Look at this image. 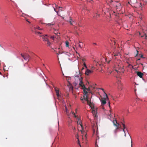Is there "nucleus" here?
<instances>
[{"label":"nucleus","mask_w":147,"mask_h":147,"mask_svg":"<svg viewBox=\"0 0 147 147\" xmlns=\"http://www.w3.org/2000/svg\"><path fill=\"white\" fill-rule=\"evenodd\" d=\"M58 7L60 9L61 8V7Z\"/></svg>","instance_id":"obj_51"},{"label":"nucleus","mask_w":147,"mask_h":147,"mask_svg":"<svg viewBox=\"0 0 147 147\" xmlns=\"http://www.w3.org/2000/svg\"><path fill=\"white\" fill-rule=\"evenodd\" d=\"M136 52H137V54L136 56V57L137 55H138V51L136 50Z\"/></svg>","instance_id":"obj_34"},{"label":"nucleus","mask_w":147,"mask_h":147,"mask_svg":"<svg viewBox=\"0 0 147 147\" xmlns=\"http://www.w3.org/2000/svg\"><path fill=\"white\" fill-rule=\"evenodd\" d=\"M115 6L117 7L116 10L117 11H120L121 9L122 6L120 3L117 2H114Z\"/></svg>","instance_id":"obj_5"},{"label":"nucleus","mask_w":147,"mask_h":147,"mask_svg":"<svg viewBox=\"0 0 147 147\" xmlns=\"http://www.w3.org/2000/svg\"><path fill=\"white\" fill-rule=\"evenodd\" d=\"M22 56L24 59L26 61H28L29 60V56L27 55H22Z\"/></svg>","instance_id":"obj_11"},{"label":"nucleus","mask_w":147,"mask_h":147,"mask_svg":"<svg viewBox=\"0 0 147 147\" xmlns=\"http://www.w3.org/2000/svg\"><path fill=\"white\" fill-rule=\"evenodd\" d=\"M58 34V33H57V35H58V34Z\"/></svg>","instance_id":"obj_54"},{"label":"nucleus","mask_w":147,"mask_h":147,"mask_svg":"<svg viewBox=\"0 0 147 147\" xmlns=\"http://www.w3.org/2000/svg\"><path fill=\"white\" fill-rule=\"evenodd\" d=\"M111 9H110V10H109V14L110 15V16H111V13L112 12V10H111V11H111Z\"/></svg>","instance_id":"obj_29"},{"label":"nucleus","mask_w":147,"mask_h":147,"mask_svg":"<svg viewBox=\"0 0 147 147\" xmlns=\"http://www.w3.org/2000/svg\"><path fill=\"white\" fill-rule=\"evenodd\" d=\"M40 36L42 37V38L43 39V40L44 41H48V40H49V36L47 34L45 35H42L41 36Z\"/></svg>","instance_id":"obj_8"},{"label":"nucleus","mask_w":147,"mask_h":147,"mask_svg":"<svg viewBox=\"0 0 147 147\" xmlns=\"http://www.w3.org/2000/svg\"><path fill=\"white\" fill-rule=\"evenodd\" d=\"M116 125H117V126H115L116 127H117V128H116V129L115 131V132L116 133V130L118 129H119V124L118 123H117L116 124Z\"/></svg>","instance_id":"obj_21"},{"label":"nucleus","mask_w":147,"mask_h":147,"mask_svg":"<svg viewBox=\"0 0 147 147\" xmlns=\"http://www.w3.org/2000/svg\"><path fill=\"white\" fill-rule=\"evenodd\" d=\"M141 6H142V4L141 3H140V5H139V6H140V7Z\"/></svg>","instance_id":"obj_39"},{"label":"nucleus","mask_w":147,"mask_h":147,"mask_svg":"<svg viewBox=\"0 0 147 147\" xmlns=\"http://www.w3.org/2000/svg\"><path fill=\"white\" fill-rule=\"evenodd\" d=\"M111 9H110V10H109V14L110 15V16H111V13L112 12V10H111V11H111Z\"/></svg>","instance_id":"obj_31"},{"label":"nucleus","mask_w":147,"mask_h":147,"mask_svg":"<svg viewBox=\"0 0 147 147\" xmlns=\"http://www.w3.org/2000/svg\"><path fill=\"white\" fill-rule=\"evenodd\" d=\"M34 28L35 29H38V30H42V29H40V27H38V26H36Z\"/></svg>","instance_id":"obj_23"},{"label":"nucleus","mask_w":147,"mask_h":147,"mask_svg":"<svg viewBox=\"0 0 147 147\" xmlns=\"http://www.w3.org/2000/svg\"><path fill=\"white\" fill-rule=\"evenodd\" d=\"M99 16V14L97 13H96L93 16V17L94 18H97Z\"/></svg>","instance_id":"obj_17"},{"label":"nucleus","mask_w":147,"mask_h":147,"mask_svg":"<svg viewBox=\"0 0 147 147\" xmlns=\"http://www.w3.org/2000/svg\"><path fill=\"white\" fill-rule=\"evenodd\" d=\"M114 56H115L116 55H117V56L118 55H114Z\"/></svg>","instance_id":"obj_49"},{"label":"nucleus","mask_w":147,"mask_h":147,"mask_svg":"<svg viewBox=\"0 0 147 147\" xmlns=\"http://www.w3.org/2000/svg\"><path fill=\"white\" fill-rule=\"evenodd\" d=\"M113 122L115 126H117V125H116V124L117 123V122L116 120L115 119L113 120Z\"/></svg>","instance_id":"obj_20"},{"label":"nucleus","mask_w":147,"mask_h":147,"mask_svg":"<svg viewBox=\"0 0 147 147\" xmlns=\"http://www.w3.org/2000/svg\"><path fill=\"white\" fill-rule=\"evenodd\" d=\"M77 109H76L75 110L76 112L71 111V113L72 114L73 116L77 119V122L78 124V129L80 131L82 134V138L83 141V143L85 142L86 143V134L85 131V128L83 126L82 121L80 117H78V115L77 113Z\"/></svg>","instance_id":"obj_2"},{"label":"nucleus","mask_w":147,"mask_h":147,"mask_svg":"<svg viewBox=\"0 0 147 147\" xmlns=\"http://www.w3.org/2000/svg\"><path fill=\"white\" fill-rule=\"evenodd\" d=\"M68 22L71 25H73L75 23V21L73 20L71 18H70L69 19L68 21Z\"/></svg>","instance_id":"obj_13"},{"label":"nucleus","mask_w":147,"mask_h":147,"mask_svg":"<svg viewBox=\"0 0 147 147\" xmlns=\"http://www.w3.org/2000/svg\"><path fill=\"white\" fill-rule=\"evenodd\" d=\"M66 47L69 48V42L67 41L65 42Z\"/></svg>","instance_id":"obj_19"},{"label":"nucleus","mask_w":147,"mask_h":147,"mask_svg":"<svg viewBox=\"0 0 147 147\" xmlns=\"http://www.w3.org/2000/svg\"><path fill=\"white\" fill-rule=\"evenodd\" d=\"M122 125H123V131L124 132H125L124 129L125 128V125L124 124H123V123H122Z\"/></svg>","instance_id":"obj_24"},{"label":"nucleus","mask_w":147,"mask_h":147,"mask_svg":"<svg viewBox=\"0 0 147 147\" xmlns=\"http://www.w3.org/2000/svg\"><path fill=\"white\" fill-rule=\"evenodd\" d=\"M90 0V1H92V0Z\"/></svg>","instance_id":"obj_58"},{"label":"nucleus","mask_w":147,"mask_h":147,"mask_svg":"<svg viewBox=\"0 0 147 147\" xmlns=\"http://www.w3.org/2000/svg\"><path fill=\"white\" fill-rule=\"evenodd\" d=\"M125 133V137L126 136V134L125 133V132H124Z\"/></svg>","instance_id":"obj_43"},{"label":"nucleus","mask_w":147,"mask_h":147,"mask_svg":"<svg viewBox=\"0 0 147 147\" xmlns=\"http://www.w3.org/2000/svg\"><path fill=\"white\" fill-rule=\"evenodd\" d=\"M89 2H91L90 1H88Z\"/></svg>","instance_id":"obj_53"},{"label":"nucleus","mask_w":147,"mask_h":147,"mask_svg":"<svg viewBox=\"0 0 147 147\" xmlns=\"http://www.w3.org/2000/svg\"><path fill=\"white\" fill-rule=\"evenodd\" d=\"M78 141L79 142V140L78 139Z\"/></svg>","instance_id":"obj_50"},{"label":"nucleus","mask_w":147,"mask_h":147,"mask_svg":"<svg viewBox=\"0 0 147 147\" xmlns=\"http://www.w3.org/2000/svg\"><path fill=\"white\" fill-rule=\"evenodd\" d=\"M113 14H114L113 13H112V16H113Z\"/></svg>","instance_id":"obj_52"},{"label":"nucleus","mask_w":147,"mask_h":147,"mask_svg":"<svg viewBox=\"0 0 147 147\" xmlns=\"http://www.w3.org/2000/svg\"><path fill=\"white\" fill-rule=\"evenodd\" d=\"M109 116L110 118H111L112 117V115H111V113H110V114L109 115Z\"/></svg>","instance_id":"obj_33"},{"label":"nucleus","mask_w":147,"mask_h":147,"mask_svg":"<svg viewBox=\"0 0 147 147\" xmlns=\"http://www.w3.org/2000/svg\"><path fill=\"white\" fill-rule=\"evenodd\" d=\"M118 84V88L120 90H122V84L121 81L118 80L117 82Z\"/></svg>","instance_id":"obj_7"},{"label":"nucleus","mask_w":147,"mask_h":147,"mask_svg":"<svg viewBox=\"0 0 147 147\" xmlns=\"http://www.w3.org/2000/svg\"><path fill=\"white\" fill-rule=\"evenodd\" d=\"M124 71V69L118 65L117 64H116L114 67H113V71H111L109 69H108L107 72L111 74L113 72L115 73H117L118 74H119L120 73H123Z\"/></svg>","instance_id":"obj_3"},{"label":"nucleus","mask_w":147,"mask_h":147,"mask_svg":"<svg viewBox=\"0 0 147 147\" xmlns=\"http://www.w3.org/2000/svg\"><path fill=\"white\" fill-rule=\"evenodd\" d=\"M57 30H55V31H54V32L55 33V34H56V32H57Z\"/></svg>","instance_id":"obj_41"},{"label":"nucleus","mask_w":147,"mask_h":147,"mask_svg":"<svg viewBox=\"0 0 147 147\" xmlns=\"http://www.w3.org/2000/svg\"><path fill=\"white\" fill-rule=\"evenodd\" d=\"M137 75L140 78H142L144 75L140 71H139L137 72Z\"/></svg>","instance_id":"obj_16"},{"label":"nucleus","mask_w":147,"mask_h":147,"mask_svg":"<svg viewBox=\"0 0 147 147\" xmlns=\"http://www.w3.org/2000/svg\"><path fill=\"white\" fill-rule=\"evenodd\" d=\"M67 116H68V117L69 118V120H68V123H69V125L70 126L71 125V123H72V120L70 118V115L68 113H67Z\"/></svg>","instance_id":"obj_12"},{"label":"nucleus","mask_w":147,"mask_h":147,"mask_svg":"<svg viewBox=\"0 0 147 147\" xmlns=\"http://www.w3.org/2000/svg\"><path fill=\"white\" fill-rule=\"evenodd\" d=\"M37 34H41L42 33L40 32H36Z\"/></svg>","instance_id":"obj_36"},{"label":"nucleus","mask_w":147,"mask_h":147,"mask_svg":"<svg viewBox=\"0 0 147 147\" xmlns=\"http://www.w3.org/2000/svg\"><path fill=\"white\" fill-rule=\"evenodd\" d=\"M50 37L51 38H52L54 40L55 38H56V36H51Z\"/></svg>","instance_id":"obj_25"},{"label":"nucleus","mask_w":147,"mask_h":147,"mask_svg":"<svg viewBox=\"0 0 147 147\" xmlns=\"http://www.w3.org/2000/svg\"><path fill=\"white\" fill-rule=\"evenodd\" d=\"M65 108L66 109V111H67V108L66 107H65Z\"/></svg>","instance_id":"obj_46"},{"label":"nucleus","mask_w":147,"mask_h":147,"mask_svg":"<svg viewBox=\"0 0 147 147\" xmlns=\"http://www.w3.org/2000/svg\"><path fill=\"white\" fill-rule=\"evenodd\" d=\"M53 88L55 90V91L56 93V95L59 98L60 97L61 95L59 94V89H58L57 87L55 86H53Z\"/></svg>","instance_id":"obj_9"},{"label":"nucleus","mask_w":147,"mask_h":147,"mask_svg":"<svg viewBox=\"0 0 147 147\" xmlns=\"http://www.w3.org/2000/svg\"><path fill=\"white\" fill-rule=\"evenodd\" d=\"M131 147H132V141H131Z\"/></svg>","instance_id":"obj_44"},{"label":"nucleus","mask_w":147,"mask_h":147,"mask_svg":"<svg viewBox=\"0 0 147 147\" xmlns=\"http://www.w3.org/2000/svg\"><path fill=\"white\" fill-rule=\"evenodd\" d=\"M143 32L144 33V34L142 35H141V36L142 37H143L144 38L147 42V33H146L145 32L143 31Z\"/></svg>","instance_id":"obj_15"},{"label":"nucleus","mask_w":147,"mask_h":147,"mask_svg":"<svg viewBox=\"0 0 147 147\" xmlns=\"http://www.w3.org/2000/svg\"><path fill=\"white\" fill-rule=\"evenodd\" d=\"M106 2L108 4H109L110 5H111L112 4H114V2L112 0H107Z\"/></svg>","instance_id":"obj_14"},{"label":"nucleus","mask_w":147,"mask_h":147,"mask_svg":"<svg viewBox=\"0 0 147 147\" xmlns=\"http://www.w3.org/2000/svg\"><path fill=\"white\" fill-rule=\"evenodd\" d=\"M140 57L141 58H143V55H141Z\"/></svg>","instance_id":"obj_38"},{"label":"nucleus","mask_w":147,"mask_h":147,"mask_svg":"<svg viewBox=\"0 0 147 147\" xmlns=\"http://www.w3.org/2000/svg\"><path fill=\"white\" fill-rule=\"evenodd\" d=\"M75 72L76 74L74 75L75 82L74 84L75 86V88L78 89L79 87V86L82 88L81 89L83 90L84 93L85 94L83 96V97L80 98V99L82 101H83V100H85L87 101L88 104L89 106L92 110V113L93 114H95V116L96 117V114L97 109L94 106L93 104L88 100L87 98V94L88 92L90 91V90L86 88L85 87V86L82 81L83 77L80 73L78 68L75 71Z\"/></svg>","instance_id":"obj_1"},{"label":"nucleus","mask_w":147,"mask_h":147,"mask_svg":"<svg viewBox=\"0 0 147 147\" xmlns=\"http://www.w3.org/2000/svg\"><path fill=\"white\" fill-rule=\"evenodd\" d=\"M93 72V71L92 70H90L87 68L86 70L85 74L86 75H89L90 74Z\"/></svg>","instance_id":"obj_10"},{"label":"nucleus","mask_w":147,"mask_h":147,"mask_svg":"<svg viewBox=\"0 0 147 147\" xmlns=\"http://www.w3.org/2000/svg\"><path fill=\"white\" fill-rule=\"evenodd\" d=\"M84 65L85 67L87 69V67L86 65V64L84 62Z\"/></svg>","instance_id":"obj_27"},{"label":"nucleus","mask_w":147,"mask_h":147,"mask_svg":"<svg viewBox=\"0 0 147 147\" xmlns=\"http://www.w3.org/2000/svg\"><path fill=\"white\" fill-rule=\"evenodd\" d=\"M110 112L111 113V110H110Z\"/></svg>","instance_id":"obj_57"},{"label":"nucleus","mask_w":147,"mask_h":147,"mask_svg":"<svg viewBox=\"0 0 147 147\" xmlns=\"http://www.w3.org/2000/svg\"><path fill=\"white\" fill-rule=\"evenodd\" d=\"M140 60V59H138L137 60V61H138L139 60Z\"/></svg>","instance_id":"obj_45"},{"label":"nucleus","mask_w":147,"mask_h":147,"mask_svg":"<svg viewBox=\"0 0 147 147\" xmlns=\"http://www.w3.org/2000/svg\"><path fill=\"white\" fill-rule=\"evenodd\" d=\"M95 146L96 147H98V145L96 144H95Z\"/></svg>","instance_id":"obj_37"},{"label":"nucleus","mask_w":147,"mask_h":147,"mask_svg":"<svg viewBox=\"0 0 147 147\" xmlns=\"http://www.w3.org/2000/svg\"><path fill=\"white\" fill-rule=\"evenodd\" d=\"M125 61L128 64V66L130 67V66H132V65L131 64L133 62V61L131 58H126L125 59Z\"/></svg>","instance_id":"obj_6"},{"label":"nucleus","mask_w":147,"mask_h":147,"mask_svg":"<svg viewBox=\"0 0 147 147\" xmlns=\"http://www.w3.org/2000/svg\"><path fill=\"white\" fill-rule=\"evenodd\" d=\"M26 21H27V22H29V23H30V22L28 20V19H26Z\"/></svg>","instance_id":"obj_40"},{"label":"nucleus","mask_w":147,"mask_h":147,"mask_svg":"<svg viewBox=\"0 0 147 147\" xmlns=\"http://www.w3.org/2000/svg\"><path fill=\"white\" fill-rule=\"evenodd\" d=\"M111 9H110V10H109V14L110 15V16H111V13L112 12V10H111V11H111Z\"/></svg>","instance_id":"obj_30"},{"label":"nucleus","mask_w":147,"mask_h":147,"mask_svg":"<svg viewBox=\"0 0 147 147\" xmlns=\"http://www.w3.org/2000/svg\"><path fill=\"white\" fill-rule=\"evenodd\" d=\"M47 45L48 46H50L51 45V43L50 42H49V40H48V41H47Z\"/></svg>","instance_id":"obj_26"},{"label":"nucleus","mask_w":147,"mask_h":147,"mask_svg":"<svg viewBox=\"0 0 147 147\" xmlns=\"http://www.w3.org/2000/svg\"><path fill=\"white\" fill-rule=\"evenodd\" d=\"M146 147H147V144L146 145Z\"/></svg>","instance_id":"obj_55"},{"label":"nucleus","mask_w":147,"mask_h":147,"mask_svg":"<svg viewBox=\"0 0 147 147\" xmlns=\"http://www.w3.org/2000/svg\"><path fill=\"white\" fill-rule=\"evenodd\" d=\"M54 25V23L53 22L51 23H49L47 24V25L48 26H53Z\"/></svg>","instance_id":"obj_22"},{"label":"nucleus","mask_w":147,"mask_h":147,"mask_svg":"<svg viewBox=\"0 0 147 147\" xmlns=\"http://www.w3.org/2000/svg\"><path fill=\"white\" fill-rule=\"evenodd\" d=\"M53 7L54 9V11H55L57 13V14L59 16H60L58 14V12L57 11H56L55 8L54 7Z\"/></svg>","instance_id":"obj_28"},{"label":"nucleus","mask_w":147,"mask_h":147,"mask_svg":"<svg viewBox=\"0 0 147 147\" xmlns=\"http://www.w3.org/2000/svg\"><path fill=\"white\" fill-rule=\"evenodd\" d=\"M55 5L56 7H57V6L56 4H55Z\"/></svg>","instance_id":"obj_48"},{"label":"nucleus","mask_w":147,"mask_h":147,"mask_svg":"<svg viewBox=\"0 0 147 147\" xmlns=\"http://www.w3.org/2000/svg\"><path fill=\"white\" fill-rule=\"evenodd\" d=\"M93 44L94 45H96V44L95 43H93Z\"/></svg>","instance_id":"obj_42"},{"label":"nucleus","mask_w":147,"mask_h":147,"mask_svg":"<svg viewBox=\"0 0 147 147\" xmlns=\"http://www.w3.org/2000/svg\"><path fill=\"white\" fill-rule=\"evenodd\" d=\"M99 89L101 90L103 92V97L101 98L100 100L101 102L102 105H104L106 104V101L108 100L109 98L107 94L104 91V89L102 88H98Z\"/></svg>","instance_id":"obj_4"},{"label":"nucleus","mask_w":147,"mask_h":147,"mask_svg":"<svg viewBox=\"0 0 147 147\" xmlns=\"http://www.w3.org/2000/svg\"><path fill=\"white\" fill-rule=\"evenodd\" d=\"M142 16L141 14L137 16V18L139 19V20L140 21H141L142 20Z\"/></svg>","instance_id":"obj_18"},{"label":"nucleus","mask_w":147,"mask_h":147,"mask_svg":"<svg viewBox=\"0 0 147 147\" xmlns=\"http://www.w3.org/2000/svg\"><path fill=\"white\" fill-rule=\"evenodd\" d=\"M79 47L81 48H82V46H81V45L80 44H79Z\"/></svg>","instance_id":"obj_35"},{"label":"nucleus","mask_w":147,"mask_h":147,"mask_svg":"<svg viewBox=\"0 0 147 147\" xmlns=\"http://www.w3.org/2000/svg\"><path fill=\"white\" fill-rule=\"evenodd\" d=\"M72 129L73 130H75L76 129V128L74 127H72Z\"/></svg>","instance_id":"obj_32"},{"label":"nucleus","mask_w":147,"mask_h":147,"mask_svg":"<svg viewBox=\"0 0 147 147\" xmlns=\"http://www.w3.org/2000/svg\"><path fill=\"white\" fill-rule=\"evenodd\" d=\"M84 69V68H83L82 69Z\"/></svg>","instance_id":"obj_56"},{"label":"nucleus","mask_w":147,"mask_h":147,"mask_svg":"<svg viewBox=\"0 0 147 147\" xmlns=\"http://www.w3.org/2000/svg\"><path fill=\"white\" fill-rule=\"evenodd\" d=\"M112 11H113V13H115V12L114 11H113V10H112Z\"/></svg>","instance_id":"obj_47"}]
</instances>
